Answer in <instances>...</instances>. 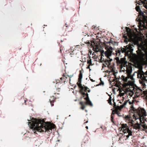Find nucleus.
Masks as SVG:
<instances>
[{
  "label": "nucleus",
  "mask_w": 147,
  "mask_h": 147,
  "mask_svg": "<svg viewBox=\"0 0 147 147\" xmlns=\"http://www.w3.org/2000/svg\"><path fill=\"white\" fill-rule=\"evenodd\" d=\"M34 120L28 122V125L33 129L34 133H36V131L39 132H51L52 129L55 128V125L53 123L45 122L43 119L41 120L33 118Z\"/></svg>",
  "instance_id": "1"
},
{
  "label": "nucleus",
  "mask_w": 147,
  "mask_h": 147,
  "mask_svg": "<svg viewBox=\"0 0 147 147\" xmlns=\"http://www.w3.org/2000/svg\"><path fill=\"white\" fill-rule=\"evenodd\" d=\"M82 71L80 70V74L78 78V81L77 83L79 88H80L79 92L82 96V97H81V98L83 97H84L86 96V97H85L84 99L87 100V102H86V103L90 105L91 103L88 99V94L87 92L86 93L84 92H90V90L88 87L85 86L84 85L83 86H82L81 84V82L82 78Z\"/></svg>",
  "instance_id": "2"
},
{
  "label": "nucleus",
  "mask_w": 147,
  "mask_h": 147,
  "mask_svg": "<svg viewBox=\"0 0 147 147\" xmlns=\"http://www.w3.org/2000/svg\"><path fill=\"white\" fill-rule=\"evenodd\" d=\"M133 111L134 112L136 113V115L135 113L134 115H133L132 116L133 118L135 119V120L138 119L140 121V123H141V126H142L144 130H147V125L146 124H144V116L146 115V112L144 109H136L133 107Z\"/></svg>",
  "instance_id": "3"
},
{
  "label": "nucleus",
  "mask_w": 147,
  "mask_h": 147,
  "mask_svg": "<svg viewBox=\"0 0 147 147\" xmlns=\"http://www.w3.org/2000/svg\"><path fill=\"white\" fill-rule=\"evenodd\" d=\"M106 49L107 51L105 52V54L107 57L108 59H105L104 58H103L102 57L103 55L101 54L102 55L100 60V62L103 63L102 66V68H103L106 67L107 65V67H109V66L111 63L110 62L112 60V59H110L109 57L111 55L112 53L113 48L111 47H106Z\"/></svg>",
  "instance_id": "4"
},
{
  "label": "nucleus",
  "mask_w": 147,
  "mask_h": 147,
  "mask_svg": "<svg viewBox=\"0 0 147 147\" xmlns=\"http://www.w3.org/2000/svg\"><path fill=\"white\" fill-rule=\"evenodd\" d=\"M133 47L134 46L132 44H129L127 45L124 48L121 47L120 49L115 50L116 55L120 56L121 55V52L122 53H125V55H130L133 52Z\"/></svg>",
  "instance_id": "5"
},
{
  "label": "nucleus",
  "mask_w": 147,
  "mask_h": 147,
  "mask_svg": "<svg viewBox=\"0 0 147 147\" xmlns=\"http://www.w3.org/2000/svg\"><path fill=\"white\" fill-rule=\"evenodd\" d=\"M121 130H123V132L124 134L128 133V134L126 135L127 139H128L130 136H131L132 131L129 130L128 127L126 124H123L121 125Z\"/></svg>",
  "instance_id": "6"
},
{
  "label": "nucleus",
  "mask_w": 147,
  "mask_h": 147,
  "mask_svg": "<svg viewBox=\"0 0 147 147\" xmlns=\"http://www.w3.org/2000/svg\"><path fill=\"white\" fill-rule=\"evenodd\" d=\"M96 40H94V41H91V43H90L89 41H88L87 43H88V44L90 45L91 47H93V49H94V50L96 52H98L99 50L100 49L99 48V46L98 45H96L95 44V42Z\"/></svg>",
  "instance_id": "7"
},
{
  "label": "nucleus",
  "mask_w": 147,
  "mask_h": 147,
  "mask_svg": "<svg viewBox=\"0 0 147 147\" xmlns=\"http://www.w3.org/2000/svg\"><path fill=\"white\" fill-rule=\"evenodd\" d=\"M139 57L142 60H144L145 55L144 53L142 52V50L138 49L136 51Z\"/></svg>",
  "instance_id": "8"
},
{
  "label": "nucleus",
  "mask_w": 147,
  "mask_h": 147,
  "mask_svg": "<svg viewBox=\"0 0 147 147\" xmlns=\"http://www.w3.org/2000/svg\"><path fill=\"white\" fill-rule=\"evenodd\" d=\"M82 97V96L80 98V99H82L83 98H84L85 97H86V96L85 97H83L82 98H81V97ZM88 99H89V101H90V102H91V104H90H90H87V103H86V102H87V100L85 99L86 100V102H80V104L82 106V107H81V109H82V110H84L85 107V106H84V105H89L90 106H92V103L91 101L90 100V99H89V98L88 97ZM85 100V99H84Z\"/></svg>",
  "instance_id": "9"
},
{
  "label": "nucleus",
  "mask_w": 147,
  "mask_h": 147,
  "mask_svg": "<svg viewBox=\"0 0 147 147\" xmlns=\"http://www.w3.org/2000/svg\"><path fill=\"white\" fill-rule=\"evenodd\" d=\"M136 122V123L135 124H133L132 125H131V126L133 127V128L136 129H139L140 130L143 129H142L140 126L141 123H138V121Z\"/></svg>",
  "instance_id": "10"
},
{
  "label": "nucleus",
  "mask_w": 147,
  "mask_h": 147,
  "mask_svg": "<svg viewBox=\"0 0 147 147\" xmlns=\"http://www.w3.org/2000/svg\"><path fill=\"white\" fill-rule=\"evenodd\" d=\"M140 75V78L143 81H145L147 82V80L146 79V77L143 74V72L142 71H140L138 74V76H139V75Z\"/></svg>",
  "instance_id": "11"
},
{
  "label": "nucleus",
  "mask_w": 147,
  "mask_h": 147,
  "mask_svg": "<svg viewBox=\"0 0 147 147\" xmlns=\"http://www.w3.org/2000/svg\"><path fill=\"white\" fill-rule=\"evenodd\" d=\"M128 100V102H129V105H131V113H134L133 115H134V114L135 113L136 115V113L134 112V111H133V107L135 109H136V110L138 109H144L143 108H140V107L138 108L137 109H136L134 107H133V103L134 102V100H132V102L130 101L129 100Z\"/></svg>",
  "instance_id": "12"
},
{
  "label": "nucleus",
  "mask_w": 147,
  "mask_h": 147,
  "mask_svg": "<svg viewBox=\"0 0 147 147\" xmlns=\"http://www.w3.org/2000/svg\"><path fill=\"white\" fill-rule=\"evenodd\" d=\"M63 77H61L60 79L61 80H63V79L65 80H64V82H65L66 81H68V80H67L68 77H69V75L67 74L66 73H64L63 75Z\"/></svg>",
  "instance_id": "13"
},
{
  "label": "nucleus",
  "mask_w": 147,
  "mask_h": 147,
  "mask_svg": "<svg viewBox=\"0 0 147 147\" xmlns=\"http://www.w3.org/2000/svg\"><path fill=\"white\" fill-rule=\"evenodd\" d=\"M55 99V98H54L53 96V97H51V98L49 99V101L52 106H53L54 105L53 103L54 102Z\"/></svg>",
  "instance_id": "14"
},
{
  "label": "nucleus",
  "mask_w": 147,
  "mask_h": 147,
  "mask_svg": "<svg viewBox=\"0 0 147 147\" xmlns=\"http://www.w3.org/2000/svg\"><path fill=\"white\" fill-rule=\"evenodd\" d=\"M132 118L129 115H125V116L124 117V119L126 121H129L131 120V119Z\"/></svg>",
  "instance_id": "15"
},
{
  "label": "nucleus",
  "mask_w": 147,
  "mask_h": 147,
  "mask_svg": "<svg viewBox=\"0 0 147 147\" xmlns=\"http://www.w3.org/2000/svg\"><path fill=\"white\" fill-rule=\"evenodd\" d=\"M87 63L89 65H92L93 64H92L91 59L90 58H89L87 60Z\"/></svg>",
  "instance_id": "16"
},
{
  "label": "nucleus",
  "mask_w": 147,
  "mask_h": 147,
  "mask_svg": "<svg viewBox=\"0 0 147 147\" xmlns=\"http://www.w3.org/2000/svg\"><path fill=\"white\" fill-rule=\"evenodd\" d=\"M69 27H70V26L69 25L65 23V26L63 27V28L65 29V30L66 31L68 29Z\"/></svg>",
  "instance_id": "17"
},
{
  "label": "nucleus",
  "mask_w": 147,
  "mask_h": 147,
  "mask_svg": "<svg viewBox=\"0 0 147 147\" xmlns=\"http://www.w3.org/2000/svg\"><path fill=\"white\" fill-rule=\"evenodd\" d=\"M114 111H115V113L118 115L119 117H121L122 115L121 114V113L118 111L116 110H115Z\"/></svg>",
  "instance_id": "18"
},
{
  "label": "nucleus",
  "mask_w": 147,
  "mask_h": 147,
  "mask_svg": "<svg viewBox=\"0 0 147 147\" xmlns=\"http://www.w3.org/2000/svg\"><path fill=\"white\" fill-rule=\"evenodd\" d=\"M100 83L99 84L97 85L96 86H99L100 85L103 86L104 85V83L102 81L101 78H100Z\"/></svg>",
  "instance_id": "19"
},
{
  "label": "nucleus",
  "mask_w": 147,
  "mask_h": 147,
  "mask_svg": "<svg viewBox=\"0 0 147 147\" xmlns=\"http://www.w3.org/2000/svg\"><path fill=\"white\" fill-rule=\"evenodd\" d=\"M138 12H139V13L140 15L144 17H145V16L144 13L143 12L141 11V10Z\"/></svg>",
  "instance_id": "20"
},
{
  "label": "nucleus",
  "mask_w": 147,
  "mask_h": 147,
  "mask_svg": "<svg viewBox=\"0 0 147 147\" xmlns=\"http://www.w3.org/2000/svg\"><path fill=\"white\" fill-rule=\"evenodd\" d=\"M115 110H117V111H118V110H121V108H120V107L119 106H117L115 108Z\"/></svg>",
  "instance_id": "21"
},
{
  "label": "nucleus",
  "mask_w": 147,
  "mask_h": 147,
  "mask_svg": "<svg viewBox=\"0 0 147 147\" xmlns=\"http://www.w3.org/2000/svg\"><path fill=\"white\" fill-rule=\"evenodd\" d=\"M135 9H136V11L138 12H139L140 10V7L138 6H137L136 7Z\"/></svg>",
  "instance_id": "22"
},
{
  "label": "nucleus",
  "mask_w": 147,
  "mask_h": 147,
  "mask_svg": "<svg viewBox=\"0 0 147 147\" xmlns=\"http://www.w3.org/2000/svg\"><path fill=\"white\" fill-rule=\"evenodd\" d=\"M141 2L143 4V6L145 7V8L147 9V5L146 4V3L142 1H141Z\"/></svg>",
  "instance_id": "23"
},
{
  "label": "nucleus",
  "mask_w": 147,
  "mask_h": 147,
  "mask_svg": "<svg viewBox=\"0 0 147 147\" xmlns=\"http://www.w3.org/2000/svg\"><path fill=\"white\" fill-rule=\"evenodd\" d=\"M115 59L117 61V62L119 63H121V61L119 60V58L118 57H116L115 58Z\"/></svg>",
  "instance_id": "24"
},
{
  "label": "nucleus",
  "mask_w": 147,
  "mask_h": 147,
  "mask_svg": "<svg viewBox=\"0 0 147 147\" xmlns=\"http://www.w3.org/2000/svg\"><path fill=\"white\" fill-rule=\"evenodd\" d=\"M108 102L109 103L110 105H112V104L111 103V97L110 96L108 100Z\"/></svg>",
  "instance_id": "25"
},
{
  "label": "nucleus",
  "mask_w": 147,
  "mask_h": 147,
  "mask_svg": "<svg viewBox=\"0 0 147 147\" xmlns=\"http://www.w3.org/2000/svg\"><path fill=\"white\" fill-rule=\"evenodd\" d=\"M110 43L113 44L114 45H115L117 43V42L115 41H113L112 40L110 41Z\"/></svg>",
  "instance_id": "26"
},
{
  "label": "nucleus",
  "mask_w": 147,
  "mask_h": 147,
  "mask_svg": "<svg viewBox=\"0 0 147 147\" xmlns=\"http://www.w3.org/2000/svg\"><path fill=\"white\" fill-rule=\"evenodd\" d=\"M134 122V121L132 119V118L131 119V120H130V121L129 122V123H130L131 124V125H132L133 124H134L133 123Z\"/></svg>",
  "instance_id": "27"
},
{
  "label": "nucleus",
  "mask_w": 147,
  "mask_h": 147,
  "mask_svg": "<svg viewBox=\"0 0 147 147\" xmlns=\"http://www.w3.org/2000/svg\"><path fill=\"white\" fill-rule=\"evenodd\" d=\"M59 92H60V91L59 90H58V91H57V92H53V93L55 95V97H56V96H55V95L56 94H59L60 93H59Z\"/></svg>",
  "instance_id": "28"
},
{
  "label": "nucleus",
  "mask_w": 147,
  "mask_h": 147,
  "mask_svg": "<svg viewBox=\"0 0 147 147\" xmlns=\"http://www.w3.org/2000/svg\"><path fill=\"white\" fill-rule=\"evenodd\" d=\"M122 77H123V80L125 82L127 81V79L126 78H125V77L124 76H122Z\"/></svg>",
  "instance_id": "29"
},
{
  "label": "nucleus",
  "mask_w": 147,
  "mask_h": 147,
  "mask_svg": "<svg viewBox=\"0 0 147 147\" xmlns=\"http://www.w3.org/2000/svg\"><path fill=\"white\" fill-rule=\"evenodd\" d=\"M114 118H113V117H111V121L114 124H115V122L113 120Z\"/></svg>",
  "instance_id": "30"
},
{
  "label": "nucleus",
  "mask_w": 147,
  "mask_h": 147,
  "mask_svg": "<svg viewBox=\"0 0 147 147\" xmlns=\"http://www.w3.org/2000/svg\"><path fill=\"white\" fill-rule=\"evenodd\" d=\"M128 100H126L125 101L124 103L123 104V105L124 106H125L126 105L127 103L128 102Z\"/></svg>",
  "instance_id": "31"
},
{
  "label": "nucleus",
  "mask_w": 147,
  "mask_h": 147,
  "mask_svg": "<svg viewBox=\"0 0 147 147\" xmlns=\"http://www.w3.org/2000/svg\"><path fill=\"white\" fill-rule=\"evenodd\" d=\"M73 76V75H70V76H69V77L68 78H69V82H70V81H71V79H70V78Z\"/></svg>",
  "instance_id": "32"
},
{
  "label": "nucleus",
  "mask_w": 147,
  "mask_h": 147,
  "mask_svg": "<svg viewBox=\"0 0 147 147\" xmlns=\"http://www.w3.org/2000/svg\"><path fill=\"white\" fill-rule=\"evenodd\" d=\"M124 106H124L123 104V105H120V108H121V109H123V108L124 107Z\"/></svg>",
  "instance_id": "33"
},
{
  "label": "nucleus",
  "mask_w": 147,
  "mask_h": 147,
  "mask_svg": "<svg viewBox=\"0 0 147 147\" xmlns=\"http://www.w3.org/2000/svg\"><path fill=\"white\" fill-rule=\"evenodd\" d=\"M115 110H113L112 111V113H111L112 115H114L115 113V111H114Z\"/></svg>",
  "instance_id": "34"
},
{
  "label": "nucleus",
  "mask_w": 147,
  "mask_h": 147,
  "mask_svg": "<svg viewBox=\"0 0 147 147\" xmlns=\"http://www.w3.org/2000/svg\"><path fill=\"white\" fill-rule=\"evenodd\" d=\"M114 107L115 108L117 106L116 105V103L115 102H114Z\"/></svg>",
  "instance_id": "35"
},
{
  "label": "nucleus",
  "mask_w": 147,
  "mask_h": 147,
  "mask_svg": "<svg viewBox=\"0 0 147 147\" xmlns=\"http://www.w3.org/2000/svg\"><path fill=\"white\" fill-rule=\"evenodd\" d=\"M111 117H113V118H114V115H111Z\"/></svg>",
  "instance_id": "36"
},
{
  "label": "nucleus",
  "mask_w": 147,
  "mask_h": 147,
  "mask_svg": "<svg viewBox=\"0 0 147 147\" xmlns=\"http://www.w3.org/2000/svg\"><path fill=\"white\" fill-rule=\"evenodd\" d=\"M90 80L92 82H94L95 81L93 79H90Z\"/></svg>",
  "instance_id": "37"
},
{
  "label": "nucleus",
  "mask_w": 147,
  "mask_h": 147,
  "mask_svg": "<svg viewBox=\"0 0 147 147\" xmlns=\"http://www.w3.org/2000/svg\"><path fill=\"white\" fill-rule=\"evenodd\" d=\"M88 120H87V121H86V122H84V124H85L86 123H88Z\"/></svg>",
  "instance_id": "38"
},
{
  "label": "nucleus",
  "mask_w": 147,
  "mask_h": 147,
  "mask_svg": "<svg viewBox=\"0 0 147 147\" xmlns=\"http://www.w3.org/2000/svg\"><path fill=\"white\" fill-rule=\"evenodd\" d=\"M90 65H89L87 67V69H90Z\"/></svg>",
  "instance_id": "39"
},
{
  "label": "nucleus",
  "mask_w": 147,
  "mask_h": 147,
  "mask_svg": "<svg viewBox=\"0 0 147 147\" xmlns=\"http://www.w3.org/2000/svg\"><path fill=\"white\" fill-rule=\"evenodd\" d=\"M86 128L87 129H88V127L87 126H86Z\"/></svg>",
  "instance_id": "40"
},
{
  "label": "nucleus",
  "mask_w": 147,
  "mask_h": 147,
  "mask_svg": "<svg viewBox=\"0 0 147 147\" xmlns=\"http://www.w3.org/2000/svg\"><path fill=\"white\" fill-rule=\"evenodd\" d=\"M117 80V79H113V81H115V80Z\"/></svg>",
  "instance_id": "41"
},
{
  "label": "nucleus",
  "mask_w": 147,
  "mask_h": 147,
  "mask_svg": "<svg viewBox=\"0 0 147 147\" xmlns=\"http://www.w3.org/2000/svg\"><path fill=\"white\" fill-rule=\"evenodd\" d=\"M144 1H143L144 2H145V1H147V0H144Z\"/></svg>",
  "instance_id": "42"
},
{
  "label": "nucleus",
  "mask_w": 147,
  "mask_h": 147,
  "mask_svg": "<svg viewBox=\"0 0 147 147\" xmlns=\"http://www.w3.org/2000/svg\"><path fill=\"white\" fill-rule=\"evenodd\" d=\"M137 4H139V5H140V3H137Z\"/></svg>",
  "instance_id": "43"
},
{
  "label": "nucleus",
  "mask_w": 147,
  "mask_h": 147,
  "mask_svg": "<svg viewBox=\"0 0 147 147\" xmlns=\"http://www.w3.org/2000/svg\"><path fill=\"white\" fill-rule=\"evenodd\" d=\"M60 89V88H59L57 90H59Z\"/></svg>",
  "instance_id": "44"
},
{
  "label": "nucleus",
  "mask_w": 147,
  "mask_h": 147,
  "mask_svg": "<svg viewBox=\"0 0 147 147\" xmlns=\"http://www.w3.org/2000/svg\"><path fill=\"white\" fill-rule=\"evenodd\" d=\"M123 59V58H121V60H122Z\"/></svg>",
  "instance_id": "45"
},
{
  "label": "nucleus",
  "mask_w": 147,
  "mask_h": 147,
  "mask_svg": "<svg viewBox=\"0 0 147 147\" xmlns=\"http://www.w3.org/2000/svg\"><path fill=\"white\" fill-rule=\"evenodd\" d=\"M76 87V86H75V87H74V88H75Z\"/></svg>",
  "instance_id": "46"
},
{
  "label": "nucleus",
  "mask_w": 147,
  "mask_h": 147,
  "mask_svg": "<svg viewBox=\"0 0 147 147\" xmlns=\"http://www.w3.org/2000/svg\"><path fill=\"white\" fill-rule=\"evenodd\" d=\"M146 5H147V3H146Z\"/></svg>",
  "instance_id": "47"
},
{
  "label": "nucleus",
  "mask_w": 147,
  "mask_h": 147,
  "mask_svg": "<svg viewBox=\"0 0 147 147\" xmlns=\"http://www.w3.org/2000/svg\"><path fill=\"white\" fill-rule=\"evenodd\" d=\"M56 84H58V83H56Z\"/></svg>",
  "instance_id": "48"
},
{
  "label": "nucleus",
  "mask_w": 147,
  "mask_h": 147,
  "mask_svg": "<svg viewBox=\"0 0 147 147\" xmlns=\"http://www.w3.org/2000/svg\"><path fill=\"white\" fill-rule=\"evenodd\" d=\"M61 42H62V40H61Z\"/></svg>",
  "instance_id": "49"
},
{
  "label": "nucleus",
  "mask_w": 147,
  "mask_h": 147,
  "mask_svg": "<svg viewBox=\"0 0 147 147\" xmlns=\"http://www.w3.org/2000/svg\"><path fill=\"white\" fill-rule=\"evenodd\" d=\"M86 121V120H84V121Z\"/></svg>",
  "instance_id": "50"
},
{
  "label": "nucleus",
  "mask_w": 147,
  "mask_h": 147,
  "mask_svg": "<svg viewBox=\"0 0 147 147\" xmlns=\"http://www.w3.org/2000/svg\"><path fill=\"white\" fill-rule=\"evenodd\" d=\"M134 147H136V146H135Z\"/></svg>",
  "instance_id": "51"
}]
</instances>
